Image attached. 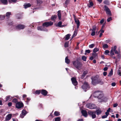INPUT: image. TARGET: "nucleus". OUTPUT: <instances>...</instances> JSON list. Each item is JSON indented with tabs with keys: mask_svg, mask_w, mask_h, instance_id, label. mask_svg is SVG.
<instances>
[{
	"mask_svg": "<svg viewBox=\"0 0 121 121\" xmlns=\"http://www.w3.org/2000/svg\"><path fill=\"white\" fill-rule=\"evenodd\" d=\"M94 95L95 97H97L99 99H102L101 100L99 101L100 102L106 101L105 100L106 98H102L104 95L103 92L101 91H95L94 93Z\"/></svg>",
	"mask_w": 121,
	"mask_h": 121,
	"instance_id": "obj_1",
	"label": "nucleus"
},
{
	"mask_svg": "<svg viewBox=\"0 0 121 121\" xmlns=\"http://www.w3.org/2000/svg\"><path fill=\"white\" fill-rule=\"evenodd\" d=\"M73 64L74 67L80 70L81 68L82 65V63L77 59L73 62Z\"/></svg>",
	"mask_w": 121,
	"mask_h": 121,
	"instance_id": "obj_2",
	"label": "nucleus"
},
{
	"mask_svg": "<svg viewBox=\"0 0 121 121\" xmlns=\"http://www.w3.org/2000/svg\"><path fill=\"white\" fill-rule=\"evenodd\" d=\"M104 9L108 16L112 15L111 11L110 9L106 5H105L104 7Z\"/></svg>",
	"mask_w": 121,
	"mask_h": 121,
	"instance_id": "obj_3",
	"label": "nucleus"
},
{
	"mask_svg": "<svg viewBox=\"0 0 121 121\" xmlns=\"http://www.w3.org/2000/svg\"><path fill=\"white\" fill-rule=\"evenodd\" d=\"M92 80L91 83L92 84L94 85H95L96 84L99 83V80L98 78L96 77H92L91 78Z\"/></svg>",
	"mask_w": 121,
	"mask_h": 121,
	"instance_id": "obj_4",
	"label": "nucleus"
},
{
	"mask_svg": "<svg viewBox=\"0 0 121 121\" xmlns=\"http://www.w3.org/2000/svg\"><path fill=\"white\" fill-rule=\"evenodd\" d=\"M82 88L85 91H86L90 88V86L88 83L85 82L84 83L83 85L82 86Z\"/></svg>",
	"mask_w": 121,
	"mask_h": 121,
	"instance_id": "obj_5",
	"label": "nucleus"
},
{
	"mask_svg": "<svg viewBox=\"0 0 121 121\" xmlns=\"http://www.w3.org/2000/svg\"><path fill=\"white\" fill-rule=\"evenodd\" d=\"M86 107L90 109H93L95 108L96 106L95 105L93 104L88 103L86 104Z\"/></svg>",
	"mask_w": 121,
	"mask_h": 121,
	"instance_id": "obj_6",
	"label": "nucleus"
},
{
	"mask_svg": "<svg viewBox=\"0 0 121 121\" xmlns=\"http://www.w3.org/2000/svg\"><path fill=\"white\" fill-rule=\"evenodd\" d=\"M12 27H15L16 29L17 30L23 29L25 27V26L21 24L18 25L17 26H13Z\"/></svg>",
	"mask_w": 121,
	"mask_h": 121,
	"instance_id": "obj_7",
	"label": "nucleus"
},
{
	"mask_svg": "<svg viewBox=\"0 0 121 121\" xmlns=\"http://www.w3.org/2000/svg\"><path fill=\"white\" fill-rule=\"evenodd\" d=\"M53 24V22L51 21L43 23V27L45 26L46 27H47L49 26L52 25Z\"/></svg>",
	"mask_w": 121,
	"mask_h": 121,
	"instance_id": "obj_8",
	"label": "nucleus"
},
{
	"mask_svg": "<svg viewBox=\"0 0 121 121\" xmlns=\"http://www.w3.org/2000/svg\"><path fill=\"white\" fill-rule=\"evenodd\" d=\"M16 107L17 108H20L23 107V104L22 103L18 102H17L16 105Z\"/></svg>",
	"mask_w": 121,
	"mask_h": 121,
	"instance_id": "obj_9",
	"label": "nucleus"
},
{
	"mask_svg": "<svg viewBox=\"0 0 121 121\" xmlns=\"http://www.w3.org/2000/svg\"><path fill=\"white\" fill-rule=\"evenodd\" d=\"M71 81L73 84L74 86L77 85L78 84V82L75 78L73 77L71 79Z\"/></svg>",
	"mask_w": 121,
	"mask_h": 121,
	"instance_id": "obj_10",
	"label": "nucleus"
},
{
	"mask_svg": "<svg viewBox=\"0 0 121 121\" xmlns=\"http://www.w3.org/2000/svg\"><path fill=\"white\" fill-rule=\"evenodd\" d=\"M27 113V112L25 110H23L22 111L21 114L20 115V117L22 118H23Z\"/></svg>",
	"mask_w": 121,
	"mask_h": 121,
	"instance_id": "obj_11",
	"label": "nucleus"
},
{
	"mask_svg": "<svg viewBox=\"0 0 121 121\" xmlns=\"http://www.w3.org/2000/svg\"><path fill=\"white\" fill-rule=\"evenodd\" d=\"M88 113L89 115L91 116L92 118L93 119L94 118L96 117V115L94 112H93L92 111H89Z\"/></svg>",
	"mask_w": 121,
	"mask_h": 121,
	"instance_id": "obj_12",
	"label": "nucleus"
},
{
	"mask_svg": "<svg viewBox=\"0 0 121 121\" xmlns=\"http://www.w3.org/2000/svg\"><path fill=\"white\" fill-rule=\"evenodd\" d=\"M37 29L38 30L47 31L48 30L45 28H44L43 26H39L37 27Z\"/></svg>",
	"mask_w": 121,
	"mask_h": 121,
	"instance_id": "obj_13",
	"label": "nucleus"
},
{
	"mask_svg": "<svg viewBox=\"0 0 121 121\" xmlns=\"http://www.w3.org/2000/svg\"><path fill=\"white\" fill-rule=\"evenodd\" d=\"M82 115L84 117H86L87 116V114L86 111L85 110H82L81 111Z\"/></svg>",
	"mask_w": 121,
	"mask_h": 121,
	"instance_id": "obj_14",
	"label": "nucleus"
},
{
	"mask_svg": "<svg viewBox=\"0 0 121 121\" xmlns=\"http://www.w3.org/2000/svg\"><path fill=\"white\" fill-rule=\"evenodd\" d=\"M62 22L61 21L59 22L57 24H56L55 26L56 27H64L65 25H62Z\"/></svg>",
	"mask_w": 121,
	"mask_h": 121,
	"instance_id": "obj_15",
	"label": "nucleus"
},
{
	"mask_svg": "<svg viewBox=\"0 0 121 121\" xmlns=\"http://www.w3.org/2000/svg\"><path fill=\"white\" fill-rule=\"evenodd\" d=\"M12 115L11 114H9L7 115L5 118L6 121H8L11 119Z\"/></svg>",
	"mask_w": 121,
	"mask_h": 121,
	"instance_id": "obj_16",
	"label": "nucleus"
},
{
	"mask_svg": "<svg viewBox=\"0 0 121 121\" xmlns=\"http://www.w3.org/2000/svg\"><path fill=\"white\" fill-rule=\"evenodd\" d=\"M41 93L43 95L46 96L47 95L48 92L45 90H41Z\"/></svg>",
	"mask_w": 121,
	"mask_h": 121,
	"instance_id": "obj_17",
	"label": "nucleus"
},
{
	"mask_svg": "<svg viewBox=\"0 0 121 121\" xmlns=\"http://www.w3.org/2000/svg\"><path fill=\"white\" fill-rule=\"evenodd\" d=\"M68 56H67L65 58V62L67 64H69L70 62V60L68 59Z\"/></svg>",
	"mask_w": 121,
	"mask_h": 121,
	"instance_id": "obj_18",
	"label": "nucleus"
},
{
	"mask_svg": "<svg viewBox=\"0 0 121 121\" xmlns=\"http://www.w3.org/2000/svg\"><path fill=\"white\" fill-rule=\"evenodd\" d=\"M24 6L25 9H26L28 7H30L31 6V5L29 3H27L24 4Z\"/></svg>",
	"mask_w": 121,
	"mask_h": 121,
	"instance_id": "obj_19",
	"label": "nucleus"
},
{
	"mask_svg": "<svg viewBox=\"0 0 121 121\" xmlns=\"http://www.w3.org/2000/svg\"><path fill=\"white\" fill-rule=\"evenodd\" d=\"M58 15L59 17V19L60 20L61 19V15L60 10H59L58 12Z\"/></svg>",
	"mask_w": 121,
	"mask_h": 121,
	"instance_id": "obj_20",
	"label": "nucleus"
},
{
	"mask_svg": "<svg viewBox=\"0 0 121 121\" xmlns=\"http://www.w3.org/2000/svg\"><path fill=\"white\" fill-rule=\"evenodd\" d=\"M1 2L4 5H6L8 4L7 0H0Z\"/></svg>",
	"mask_w": 121,
	"mask_h": 121,
	"instance_id": "obj_21",
	"label": "nucleus"
},
{
	"mask_svg": "<svg viewBox=\"0 0 121 121\" xmlns=\"http://www.w3.org/2000/svg\"><path fill=\"white\" fill-rule=\"evenodd\" d=\"M89 4H87V6L88 7L90 8L93 5V3L92 2V1H89Z\"/></svg>",
	"mask_w": 121,
	"mask_h": 121,
	"instance_id": "obj_22",
	"label": "nucleus"
},
{
	"mask_svg": "<svg viewBox=\"0 0 121 121\" xmlns=\"http://www.w3.org/2000/svg\"><path fill=\"white\" fill-rule=\"evenodd\" d=\"M96 27L94 25L92 26V28L90 29V31H95L96 29Z\"/></svg>",
	"mask_w": 121,
	"mask_h": 121,
	"instance_id": "obj_23",
	"label": "nucleus"
},
{
	"mask_svg": "<svg viewBox=\"0 0 121 121\" xmlns=\"http://www.w3.org/2000/svg\"><path fill=\"white\" fill-rule=\"evenodd\" d=\"M11 96L10 95H8L7 96H6V97L5 98H6V100L5 101H8L9 100V101H10V98H11Z\"/></svg>",
	"mask_w": 121,
	"mask_h": 121,
	"instance_id": "obj_24",
	"label": "nucleus"
},
{
	"mask_svg": "<svg viewBox=\"0 0 121 121\" xmlns=\"http://www.w3.org/2000/svg\"><path fill=\"white\" fill-rule=\"evenodd\" d=\"M96 114L98 115H100L102 112V111L101 110L98 109L96 111Z\"/></svg>",
	"mask_w": 121,
	"mask_h": 121,
	"instance_id": "obj_25",
	"label": "nucleus"
},
{
	"mask_svg": "<svg viewBox=\"0 0 121 121\" xmlns=\"http://www.w3.org/2000/svg\"><path fill=\"white\" fill-rule=\"evenodd\" d=\"M71 35L70 34H68L65 36V39L66 40H68L70 36Z\"/></svg>",
	"mask_w": 121,
	"mask_h": 121,
	"instance_id": "obj_26",
	"label": "nucleus"
},
{
	"mask_svg": "<svg viewBox=\"0 0 121 121\" xmlns=\"http://www.w3.org/2000/svg\"><path fill=\"white\" fill-rule=\"evenodd\" d=\"M113 73V71L112 69H111L109 72L108 76L109 77H111Z\"/></svg>",
	"mask_w": 121,
	"mask_h": 121,
	"instance_id": "obj_27",
	"label": "nucleus"
},
{
	"mask_svg": "<svg viewBox=\"0 0 121 121\" xmlns=\"http://www.w3.org/2000/svg\"><path fill=\"white\" fill-rule=\"evenodd\" d=\"M87 73V71H84L82 74V77L84 78L85 77V76L86 74Z\"/></svg>",
	"mask_w": 121,
	"mask_h": 121,
	"instance_id": "obj_28",
	"label": "nucleus"
},
{
	"mask_svg": "<svg viewBox=\"0 0 121 121\" xmlns=\"http://www.w3.org/2000/svg\"><path fill=\"white\" fill-rule=\"evenodd\" d=\"M56 15L53 16L51 17V19L52 20H54L56 18Z\"/></svg>",
	"mask_w": 121,
	"mask_h": 121,
	"instance_id": "obj_29",
	"label": "nucleus"
},
{
	"mask_svg": "<svg viewBox=\"0 0 121 121\" xmlns=\"http://www.w3.org/2000/svg\"><path fill=\"white\" fill-rule=\"evenodd\" d=\"M11 14V13L10 12H7L6 13V16L7 17V18H8L10 16Z\"/></svg>",
	"mask_w": 121,
	"mask_h": 121,
	"instance_id": "obj_30",
	"label": "nucleus"
},
{
	"mask_svg": "<svg viewBox=\"0 0 121 121\" xmlns=\"http://www.w3.org/2000/svg\"><path fill=\"white\" fill-rule=\"evenodd\" d=\"M104 3L107 5H109V2L108 0H105L104 2Z\"/></svg>",
	"mask_w": 121,
	"mask_h": 121,
	"instance_id": "obj_31",
	"label": "nucleus"
},
{
	"mask_svg": "<svg viewBox=\"0 0 121 121\" xmlns=\"http://www.w3.org/2000/svg\"><path fill=\"white\" fill-rule=\"evenodd\" d=\"M54 115L56 116H57L60 115L59 112L57 111H55L54 113Z\"/></svg>",
	"mask_w": 121,
	"mask_h": 121,
	"instance_id": "obj_32",
	"label": "nucleus"
},
{
	"mask_svg": "<svg viewBox=\"0 0 121 121\" xmlns=\"http://www.w3.org/2000/svg\"><path fill=\"white\" fill-rule=\"evenodd\" d=\"M74 20L76 23L77 24H80V22L79 20L78 19H76L75 18L74 19Z\"/></svg>",
	"mask_w": 121,
	"mask_h": 121,
	"instance_id": "obj_33",
	"label": "nucleus"
},
{
	"mask_svg": "<svg viewBox=\"0 0 121 121\" xmlns=\"http://www.w3.org/2000/svg\"><path fill=\"white\" fill-rule=\"evenodd\" d=\"M82 59L84 61H86V57L85 56H82Z\"/></svg>",
	"mask_w": 121,
	"mask_h": 121,
	"instance_id": "obj_34",
	"label": "nucleus"
},
{
	"mask_svg": "<svg viewBox=\"0 0 121 121\" xmlns=\"http://www.w3.org/2000/svg\"><path fill=\"white\" fill-rule=\"evenodd\" d=\"M69 42H67L65 43L64 44V47L65 48H67L69 46Z\"/></svg>",
	"mask_w": 121,
	"mask_h": 121,
	"instance_id": "obj_35",
	"label": "nucleus"
},
{
	"mask_svg": "<svg viewBox=\"0 0 121 121\" xmlns=\"http://www.w3.org/2000/svg\"><path fill=\"white\" fill-rule=\"evenodd\" d=\"M99 50V49L97 48H95L93 50V52H94L96 53V52L98 51Z\"/></svg>",
	"mask_w": 121,
	"mask_h": 121,
	"instance_id": "obj_36",
	"label": "nucleus"
},
{
	"mask_svg": "<svg viewBox=\"0 0 121 121\" xmlns=\"http://www.w3.org/2000/svg\"><path fill=\"white\" fill-rule=\"evenodd\" d=\"M60 117H58L55 118V121H60Z\"/></svg>",
	"mask_w": 121,
	"mask_h": 121,
	"instance_id": "obj_37",
	"label": "nucleus"
},
{
	"mask_svg": "<svg viewBox=\"0 0 121 121\" xmlns=\"http://www.w3.org/2000/svg\"><path fill=\"white\" fill-rule=\"evenodd\" d=\"M5 16L4 15H0V19L1 20H3L5 18Z\"/></svg>",
	"mask_w": 121,
	"mask_h": 121,
	"instance_id": "obj_38",
	"label": "nucleus"
},
{
	"mask_svg": "<svg viewBox=\"0 0 121 121\" xmlns=\"http://www.w3.org/2000/svg\"><path fill=\"white\" fill-rule=\"evenodd\" d=\"M92 55L94 58H96L97 56V54L95 52H94L92 53Z\"/></svg>",
	"mask_w": 121,
	"mask_h": 121,
	"instance_id": "obj_39",
	"label": "nucleus"
},
{
	"mask_svg": "<svg viewBox=\"0 0 121 121\" xmlns=\"http://www.w3.org/2000/svg\"><path fill=\"white\" fill-rule=\"evenodd\" d=\"M114 52L113 50V49L112 48V49L111 50L110 52V53L112 55H114Z\"/></svg>",
	"mask_w": 121,
	"mask_h": 121,
	"instance_id": "obj_40",
	"label": "nucleus"
},
{
	"mask_svg": "<svg viewBox=\"0 0 121 121\" xmlns=\"http://www.w3.org/2000/svg\"><path fill=\"white\" fill-rule=\"evenodd\" d=\"M103 47L104 48H107L108 47V44H105L103 45Z\"/></svg>",
	"mask_w": 121,
	"mask_h": 121,
	"instance_id": "obj_41",
	"label": "nucleus"
},
{
	"mask_svg": "<svg viewBox=\"0 0 121 121\" xmlns=\"http://www.w3.org/2000/svg\"><path fill=\"white\" fill-rule=\"evenodd\" d=\"M95 46V45L94 44H92L89 45V48H93Z\"/></svg>",
	"mask_w": 121,
	"mask_h": 121,
	"instance_id": "obj_42",
	"label": "nucleus"
},
{
	"mask_svg": "<svg viewBox=\"0 0 121 121\" xmlns=\"http://www.w3.org/2000/svg\"><path fill=\"white\" fill-rule=\"evenodd\" d=\"M37 3L38 4H40L42 3V2L40 0H37Z\"/></svg>",
	"mask_w": 121,
	"mask_h": 121,
	"instance_id": "obj_43",
	"label": "nucleus"
},
{
	"mask_svg": "<svg viewBox=\"0 0 121 121\" xmlns=\"http://www.w3.org/2000/svg\"><path fill=\"white\" fill-rule=\"evenodd\" d=\"M12 101L13 102L16 103L17 102H18L17 99H13V100Z\"/></svg>",
	"mask_w": 121,
	"mask_h": 121,
	"instance_id": "obj_44",
	"label": "nucleus"
},
{
	"mask_svg": "<svg viewBox=\"0 0 121 121\" xmlns=\"http://www.w3.org/2000/svg\"><path fill=\"white\" fill-rule=\"evenodd\" d=\"M69 0H66L65 1V4L66 5H67L69 3Z\"/></svg>",
	"mask_w": 121,
	"mask_h": 121,
	"instance_id": "obj_45",
	"label": "nucleus"
},
{
	"mask_svg": "<svg viewBox=\"0 0 121 121\" xmlns=\"http://www.w3.org/2000/svg\"><path fill=\"white\" fill-rule=\"evenodd\" d=\"M109 51L108 50H106L105 51V54L106 55H108V54L109 53Z\"/></svg>",
	"mask_w": 121,
	"mask_h": 121,
	"instance_id": "obj_46",
	"label": "nucleus"
},
{
	"mask_svg": "<svg viewBox=\"0 0 121 121\" xmlns=\"http://www.w3.org/2000/svg\"><path fill=\"white\" fill-rule=\"evenodd\" d=\"M40 90H36L35 91V94H39L40 93Z\"/></svg>",
	"mask_w": 121,
	"mask_h": 121,
	"instance_id": "obj_47",
	"label": "nucleus"
},
{
	"mask_svg": "<svg viewBox=\"0 0 121 121\" xmlns=\"http://www.w3.org/2000/svg\"><path fill=\"white\" fill-rule=\"evenodd\" d=\"M117 73L118 75L121 76V73L120 70L118 69L117 71Z\"/></svg>",
	"mask_w": 121,
	"mask_h": 121,
	"instance_id": "obj_48",
	"label": "nucleus"
},
{
	"mask_svg": "<svg viewBox=\"0 0 121 121\" xmlns=\"http://www.w3.org/2000/svg\"><path fill=\"white\" fill-rule=\"evenodd\" d=\"M92 31V32L91 34V35L92 36H94L95 34V31Z\"/></svg>",
	"mask_w": 121,
	"mask_h": 121,
	"instance_id": "obj_49",
	"label": "nucleus"
},
{
	"mask_svg": "<svg viewBox=\"0 0 121 121\" xmlns=\"http://www.w3.org/2000/svg\"><path fill=\"white\" fill-rule=\"evenodd\" d=\"M112 20V17H109L107 20V21L108 22H109L110 21Z\"/></svg>",
	"mask_w": 121,
	"mask_h": 121,
	"instance_id": "obj_50",
	"label": "nucleus"
},
{
	"mask_svg": "<svg viewBox=\"0 0 121 121\" xmlns=\"http://www.w3.org/2000/svg\"><path fill=\"white\" fill-rule=\"evenodd\" d=\"M77 32H76V31L75 30L74 32V33L73 35V37H74L76 36V35H77Z\"/></svg>",
	"mask_w": 121,
	"mask_h": 121,
	"instance_id": "obj_51",
	"label": "nucleus"
},
{
	"mask_svg": "<svg viewBox=\"0 0 121 121\" xmlns=\"http://www.w3.org/2000/svg\"><path fill=\"white\" fill-rule=\"evenodd\" d=\"M116 85V83L114 82H112L111 84V85L112 86H115Z\"/></svg>",
	"mask_w": 121,
	"mask_h": 121,
	"instance_id": "obj_52",
	"label": "nucleus"
},
{
	"mask_svg": "<svg viewBox=\"0 0 121 121\" xmlns=\"http://www.w3.org/2000/svg\"><path fill=\"white\" fill-rule=\"evenodd\" d=\"M107 116L106 115H104L102 117V118L104 119L105 118H107Z\"/></svg>",
	"mask_w": 121,
	"mask_h": 121,
	"instance_id": "obj_53",
	"label": "nucleus"
},
{
	"mask_svg": "<svg viewBox=\"0 0 121 121\" xmlns=\"http://www.w3.org/2000/svg\"><path fill=\"white\" fill-rule=\"evenodd\" d=\"M118 104L117 103H116L114 104L113 105V106L114 107H116L118 105Z\"/></svg>",
	"mask_w": 121,
	"mask_h": 121,
	"instance_id": "obj_54",
	"label": "nucleus"
},
{
	"mask_svg": "<svg viewBox=\"0 0 121 121\" xmlns=\"http://www.w3.org/2000/svg\"><path fill=\"white\" fill-rule=\"evenodd\" d=\"M12 105V103L11 102H9L8 103V106L10 107Z\"/></svg>",
	"mask_w": 121,
	"mask_h": 121,
	"instance_id": "obj_55",
	"label": "nucleus"
},
{
	"mask_svg": "<svg viewBox=\"0 0 121 121\" xmlns=\"http://www.w3.org/2000/svg\"><path fill=\"white\" fill-rule=\"evenodd\" d=\"M87 53H89L90 52V51L89 50H87L85 51Z\"/></svg>",
	"mask_w": 121,
	"mask_h": 121,
	"instance_id": "obj_56",
	"label": "nucleus"
},
{
	"mask_svg": "<svg viewBox=\"0 0 121 121\" xmlns=\"http://www.w3.org/2000/svg\"><path fill=\"white\" fill-rule=\"evenodd\" d=\"M30 100V98H27L26 100V102L28 103V102Z\"/></svg>",
	"mask_w": 121,
	"mask_h": 121,
	"instance_id": "obj_57",
	"label": "nucleus"
},
{
	"mask_svg": "<svg viewBox=\"0 0 121 121\" xmlns=\"http://www.w3.org/2000/svg\"><path fill=\"white\" fill-rule=\"evenodd\" d=\"M117 48V46H114L113 48V50L114 51L116 50Z\"/></svg>",
	"mask_w": 121,
	"mask_h": 121,
	"instance_id": "obj_58",
	"label": "nucleus"
},
{
	"mask_svg": "<svg viewBox=\"0 0 121 121\" xmlns=\"http://www.w3.org/2000/svg\"><path fill=\"white\" fill-rule=\"evenodd\" d=\"M107 74V73L106 72H104L103 74L104 76H106Z\"/></svg>",
	"mask_w": 121,
	"mask_h": 121,
	"instance_id": "obj_59",
	"label": "nucleus"
},
{
	"mask_svg": "<svg viewBox=\"0 0 121 121\" xmlns=\"http://www.w3.org/2000/svg\"><path fill=\"white\" fill-rule=\"evenodd\" d=\"M108 68L107 67H105L104 69V71H106L107 70Z\"/></svg>",
	"mask_w": 121,
	"mask_h": 121,
	"instance_id": "obj_60",
	"label": "nucleus"
},
{
	"mask_svg": "<svg viewBox=\"0 0 121 121\" xmlns=\"http://www.w3.org/2000/svg\"><path fill=\"white\" fill-rule=\"evenodd\" d=\"M104 22V20L103 19H102L100 22V23L101 24H102Z\"/></svg>",
	"mask_w": 121,
	"mask_h": 121,
	"instance_id": "obj_61",
	"label": "nucleus"
},
{
	"mask_svg": "<svg viewBox=\"0 0 121 121\" xmlns=\"http://www.w3.org/2000/svg\"><path fill=\"white\" fill-rule=\"evenodd\" d=\"M99 83L101 85H102L103 83V82L102 81H100L99 80Z\"/></svg>",
	"mask_w": 121,
	"mask_h": 121,
	"instance_id": "obj_62",
	"label": "nucleus"
},
{
	"mask_svg": "<svg viewBox=\"0 0 121 121\" xmlns=\"http://www.w3.org/2000/svg\"><path fill=\"white\" fill-rule=\"evenodd\" d=\"M105 114H106V115L107 116H108V115L109 114V112L107 111L105 112Z\"/></svg>",
	"mask_w": 121,
	"mask_h": 121,
	"instance_id": "obj_63",
	"label": "nucleus"
},
{
	"mask_svg": "<svg viewBox=\"0 0 121 121\" xmlns=\"http://www.w3.org/2000/svg\"><path fill=\"white\" fill-rule=\"evenodd\" d=\"M77 121H83V120L82 119H79Z\"/></svg>",
	"mask_w": 121,
	"mask_h": 121,
	"instance_id": "obj_64",
	"label": "nucleus"
}]
</instances>
